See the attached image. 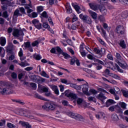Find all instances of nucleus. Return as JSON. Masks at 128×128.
<instances>
[{"label": "nucleus", "mask_w": 128, "mask_h": 128, "mask_svg": "<svg viewBox=\"0 0 128 128\" xmlns=\"http://www.w3.org/2000/svg\"><path fill=\"white\" fill-rule=\"evenodd\" d=\"M80 18L83 20L84 22H86V24H92V18H90V16L82 14H81L79 16Z\"/></svg>", "instance_id": "obj_5"}, {"label": "nucleus", "mask_w": 128, "mask_h": 128, "mask_svg": "<svg viewBox=\"0 0 128 128\" xmlns=\"http://www.w3.org/2000/svg\"><path fill=\"white\" fill-rule=\"evenodd\" d=\"M20 10L22 14H26V10H24V8L21 7L20 8Z\"/></svg>", "instance_id": "obj_56"}, {"label": "nucleus", "mask_w": 128, "mask_h": 128, "mask_svg": "<svg viewBox=\"0 0 128 128\" xmlns=\"http://www.w3.org/2000/svg\"><path fill=\"white\" fill-rule=\"evenodd\" d=\"M58 3V0H49V4L51 6L52 4H57Z\"/></svg>", "instance_id": "obj_53"}, {"label": "nucleus", "mask_w": 128, "mask_h": 128, "mask_svg": "<svg viewBox=\"0 0 128 128\" xmlns=\"http://www.w3.org/2000/svg\"><path fill=\"white\" fill-rule=\"evenodd\" d=\"M118 64L122 68H124V70H126L128 68V64H126V62L122 64L120 62H118Z\"/></svg>", "instance_id": "obj_24"}, {"label": "nucleus", "mask_w": 128, "mask_h": 128, "mask_svg": "<svg viewBox=\"0 0 128 128\" xmlns=\"http://www.w3.org/2000/svg\"><path fill=\"white\" fill-rule=\"evenodd\" d=\"M24 46L26 48H30V42H26L24 43Z\"/></svg>", "instance_id": "obj_51"}, {"label": "nucleus", "mask_w": 128, "mask_h": 128, "mask_svg": "<svg viewBox=\"0 0 128 128\" xmlns=\"http://www.w3.org/2000/svg\"><path fill=\"white\" fill-rule=\"evenodd\" d=\"M0 2L2 4H6V6H12V4L9 0H0Z\"/></svg>", "instance_id": "obj_16"}, {"label": "nucleus", "mask_w": 128, "mask_h": 128, "mask_svg": "<svg viewBox=\"0 0 128 128\" xmlns=\"http://www.w3.org/2000/svg\"><path fill=\"white\" fill-rule=\"evenodd\" d=\"M42 16L43 18H48V14H46V12L44 11V12L42 14Z\"/></svg>", "instance_id": "obj_57"}, {"label": "nucleus", "mask_w": 128, "mask_h": 128, "mask_svg": "<svg viewBox=\"0 0 128 128\" xmlns=\"http://www.w3.org/2000/svg\"><path fill=\"white\" fill-rule=\"evenodd\" d=\"M88 99L90 100V102H96V98L90 96L88 98Z\"/></svg>", "instance_id": "obj_40"}, {"label": "nucleus", "mask_w": 128, "mask_h": 128, "mask_svg": "<svg viewBox=\"0 0 128 128\" xmlns=\"http://www.w3.org/2000/svg\"><path fill=\"white\" fill-rule=\"evenodd\" d=\"M56 52H58V53H59L60 54H64V51H62V48H60L57 46L56 48Z\"/></svg>", "instance_id": "obj_39"}, {"label": "nucleus", "mask_w": 128, "mask_h": 128, "mask_svg": "<svg viewBox=\"0 0 128 128\" xmlns=\"http://www.w3.org/2000/svg\"><path fill=\"white\" fill-rule=\"evenodd\" d=\"M42 108L45 110H54L56 108V104L52 102H46L42 106Z\"/></svg>", "instance_id": "obj_4"}, {"label": "nucleus", "mask_w": 128, "mask_h": 128, "mask_svg": "<svg viewBox=\"0 0 128 128\" xmlns=\"http://www.w3.org/2000/svg\"><path fill=\"white\" fill-rule=\"evenodd\" d=\"M72 4L73 8H74V10H76V12H78V14H80V8L77 4L76 2H73Z\"/></svg>", "instance_id": "obj_15"}, {"label": "nucleus", "mask_w": 128, "mask_h": 128, "mask_svg": "<svg viewBox=\"0 0 128 128\" xmlns=\"http://www.w3.org/2000/svg\"><path fill=\"white\" fill-rule=\"evenodd\" d=\"M50 88H52V90H54V92L55 90L58 88V86L56 85H50Z\"/></svg>", "instance_id": "obj_52"}, {"label": "nucleus", "mask_w": 128, "mask_h": 128, "mask_svg": "<svg viewBox=\"0 0 128 128\" xmlns=\"http://www.w3.org/2000/svg\"><path fill=\"white\" fill-rule=\"evenodd\" d=\"M112 120L114 122H118L119 118H118V116L116 114H112Z\"/></svg>", "instance_id": "obj_26"}, {"label": "nucleus", "mask_w": 128, "mask_h": 128, "mask_svg": "<svg viewBox=\"0 0 128 128\" xmlns=\"http://www.w3.org/2000/svg\"><path fill=\"white\" fill-rule=\"evenodd\" d=\"M99 20H100V22L104 23V22H106V18H104V16H99Z\"/></svg>", "instance_id": "obj_44"}, {"label": "nucleus", "mask_w": 128, "mask_h": 128, "mask_svg": "<svg viewBox=\"0 0 128 128\" xmlns=\"http://www.w3.org/2000/svg\"><path fill=\"white\" fill-rule=\"evenodd\" d=\"M88 12L93 20H96L98 18V14L96 12L92 10H88Z\"/></svg>", "instance_id": "obj_14"}, {"label": "nucleus", "mask_w": 128, "mask_h": 128, "mask_svg": "<svg viewBox=\"0 0 128 128\" xmlns=\"http://www.w3.org/2000/svg\"><path fill=\"white\" fill-rule=\"evenodd\" d=\"M128 12H122L121 15V16L123 18H128Z\"/></svg>", "instance_id": "obj_45"}, {"label": "nucleus", "mask_w": 128, "mask_h": 128, "mask_svg": "<svg viewBox=\"0 0 128 128\" xmlns=\"http://www.w3.org/2000/svg\"><path fill=\"white\" fill-rule=\"evenodd\" d=\"M90 92L93 94H98V92L94 89H90Z\"/></svg>", "instance_id": "obj_62"}, {"label": "nucleus", "mask_w": 128, "mask_h": 128, "mask_svg": "<svg viewBox=\"0 0 128 128\" xmlns=\"http://www.w3.org/2000/svg\"><path fill=\"white\" fill-rule=\"evenodd\" d=\"M20 82L22 83V84H24V86H28V82H26V80H20Z\"/></svg>", "instance_id": "obj_60"}, {"label": "nucleus", "mask_w": 128, "mask_h": 128, "mask_svg": "<svg viewBox=\"0 0 128 128\" xmlns=\"http://www.w3.org/2000/svg\"><path fill=\"white\" fill-rule=\"evenodd\" d=\"M97 40H98L100 44H102L103 46H104V44H106L104 42V40H102V38H100L97 37Z\"/></svg>", "instance_id": "obj_47"}, {"label": "nucleus", "mask_w": 128, "mask_h": 128, "mask_svg": "<svg viewBox=\"0 0 128 128\" xmlns=\"http://www.w3.org/2000/svg\"><path fill=\"white\" fill-rule=\"evenodd\" d=\"M13 50L14 44L12 43H10L6 48V52H8V54H14V52H12Z\"/></svg>", "instance_id": "obj_13"}, {"label": "nucleus", "mask_w": 128, "mask_h": 128, "mask_svg": "<svg viewBox=\"0 0 128 128\" xmlns=\"http://www.w3.org/2000/svg\"><path fill=\"white\" fill-rule=\"evenodd\" d=\"M62 54L64 56V58H66V60H68V58H72L70 57V56L66 52H63Z\"/></svg>", "instance_id": "obj_37"}, {"label": "nucleus", "mask_w": 128, "mask_h": 128, "mask_svg": "<svg viewBox=\"0 0 128 128\" xmlns=\"http://www.w3.org/2000/svg\"><path fill=\"white\" fill-rule=\"evenodd\" d=\"M62 104L63 106H68V102L66 100H62Z\"/></svg>", "instance_id": "obj_55"}, {"label": "nucleus", "mask_w": 128, "mask_h": 128, "mask_svg": "<svg viewBox=\"0 0 128 128\" xmlns=\"http://www.w3.org/2000/svg\"><path fill=\"white\" fill-rule=\"evenodd\" d=\"M7 126L9 128H16V126L14 124H12V123H8L7 124Z\"/></svg>", "instance_id": "obj_50"}, {"label": "nucleus", "mask_w": 128, "mask_h": 128, "mask_svg": "<svg viewBox=\"0 0 128 128\" xmlns=\"http://www.w3.org/2000/svg\"><path fill=\"white\" fill-rule=\"evenodd\" d=\"M6 40L4 37L0 38V44L2 46H4L6 44Z\"/></svg>", "instance_id": "obj_22"}, {"label": "nucleus", "mask_w": 128, "mask_h": 128, "mask_svg": "<svg viewBox=\"0 0 128 128\" xmlns=\"http://www.w3.org/2000/svg\"><path fill=\"white\" fill-rule=\"evenodd\" d=\"M105 72L107 76H112V78H115L116 80H120V76H118V75L110 73V70L106 69L105 70Z\"/></svg>", "instance_id": "obj_6"}, {"label": "nucleus", "mask_w": 128, "mask_h": 128, "mask_svg": "<svg viewBox=\"0 0 128 128\" xmlns=\"http://www.w3.org/2000/svg\"><path fill=\"white\" fill-rule=\"evenodd\" d=\"M19 124H21L22 126H25L26 128H32V126L28 122L20 121Z\"/></svg>", "instance_id": "obj_19"}, {"label": "nucleus", "mask_w": 128, "mask_h": 128, "mask_svg": "<svg viewBox=\"0 0 128 128\" xmlns=\"http://www.w3.org/2000/svg\"><path fill=\"white\" fill-rule=\"evenodd\" d=\"M122 92L123 94V95L125 96V98H128V91L123 90H122Z\"/></svg>", "instance_id": "obj_43"}, {"label": "nucleus", "mask_w": 128, "mask_h": 128, "mask_svg": "<svg viewBox=\"0 0 128 128\" xmlns=\"http://www.w3.org/2000/svg\"><path fill=\"white\" fill-rule=\"evenodd\" d=\"M67 114L68 116H70V118H74V120H81L82 122L84 120V118L80 114L74 113L72 112H68L67 113Z\"/></svg>", "instance_id": "obj_3"}, {"label": "nucleus", "mask_w": 128, "mask_h": 128, "mask_svg": "<svg viewBox=\"0 0 128 128\" xmlns=\"http://www.w3.org/2000/svg\"><path fill=\"white\" fill-rule=\"evenodd\" d=\"M34 96H35V98H38L39 100H45L46 102L48 101L47 99H46V98H44V97L40 96L38 94H35Z\"/></svg>", "instance_id": "obj_29"}, {"label": "nucleus", "mask_w": 128, "mask_h": 128, "mask_svg": "<svg viewBox=\"0 0 128 128\" xmlns=\"http://www.w3.org/2000/svg\"><path fill=\"white\" fill-rule=\"evenodd\" d=\"M28 118H30L31 120H37L39 122H44V120H42L41 119L38 118H34V116H28Z\"/></svg>", "instance_id": "obj_25"}, {"label": "nucleus", "mask_w": 128, "mask_h": 128, "mask_svg": "<svg viewBox=\"0 0 128 128\" xmlns=\"http://www.w3.org/2000/svg\"><path fill=\"white\" fill-rule=\"evenodd\" d=\"M12 84L10 83H6L5 85V88H1V94H12L14 93V91H10V90L12 88Z\"/></svg>", "instance_id": "obj_1"}, {"label": "nucleus", "mask_w": 128, "mask_h": 128, "mask_svg": "<svg viewBox=\"0 0 128 128\" xmlns=\"http://www.w3.org/2000/svg\"><path fill=\"white\" fill-rule=\"evenodd\" d=\"M115 66L117 68L118 72H120L121 74H124V70L120 68V66H118V64H115Z\"/></svg>", "instance_id": "obj_42"}, {"label": "nucleus", "mask_w": 128, "mask_h": 128, "mask_svg": "<svg viewBox=\"0 0 128 128\" xmlns=\"http://www.w3.org/2000/svg\"><path fill=\"white\" fill-rule=\"evenodd\" d=\"M44 10V8H42V6H40L37 7V12H42Z\"/></svg>", "instance_id": "obj_58"}, {"label": "nucleus", "mask_w": 128, "mask_h": 128, "mask_svg": "<svg viewBox=\"0 0 128 128\" xmlns=\"http://www.w3.org/2000/svg\"><path fill=\"white\" fill-rule=\"evenodd\" d=\"M26 10H27V14H30V12H32V10L30 8V7L28 6H25Z\"/></svg>", "instance_id": "obj_41"}, {"label": "nucleus", "mask_w": 128, "mask_h": 128, "mask_svg": "<svg viewBox=\"0 0 128 128\" xmlns=\"http://www.w3.org/2000/svg\"><path fill=\"white\" fill-rule=\"evenodd\" d=\"M32 24H33L36 28L38 30H40L42 28V24L40 23V21L36 19H34L32 20Z\"/></svg>", "instance_id": "obj_9"}, {"label": "nucleus", "mask_w": 128, "mask_h": 128, "mask_svg": "<svg viewBox=\"0 0 128 128\" xmlns=\"http://www.w3.org/2000/svg\"><path fill=\"white\" fill-rule=\"evenodd\" d=\"M82 91L84 94L88 96V86L86 84L82 85Z\"/></svg>", "instance_id": "obj_17"}, {"label": "nucleus", "mask_w": 128, "mask_h": 128, "mask_svg": "<svg viewBox=\"0 0 128 128\" xmlns=\"http://www.w3.org/2000/svg\"><path fill=\"white\" fill-rule=\"evenodd\" d=\"M116 58H118V60H122V56H120V54L119 53H116Z\"/></svg>", "instance_id": "obj_59"}, {"label": "nucleus", "mask_w": 128, "mask_h": 128, "mask_svg": "<svg viewBox=\"0 0 128 128\" xmlns=\"http://www.w3.org/2000/svg\"><path fill=\"white\" fill-rule=\"evenodd\" d=\"M41 76H44V78H50V76H48V74L44 70L42 71Z\"/></svg>", "instance_id": "obj_35"}, {"label": "nucleus", "mask_w": 128, "mask_h": 128, "mask_svg": "<svg viewBox=\"0 0 128 128\" xmlns=\"http://www.w3.org/2000/svg\"><path fill=\"white\" fill-rule=\"evenodd\" d=\"M38 44H39L38 41L36 40L32 44V46H38Z\"/></svg>", "instance_id": "obj_61"}, {"label": "nucleus", "mask_w": 128, "mask_h": 128, "mask_svg": "<svg viewBox=\"0 0 128 128\" xmlns=\"http://www.w3.org/2000/svg\"><path fill=\"white\" fill-rule=\"evenodd\" d=\"M105 52H106V49H104V48H101L100 50V54L99 55V56H97V58H102V56L104 54Z\"/></svg>", "instance_id": "obj_27"}, {"label": "nucleus", "mask_w": 128, "mask_h": 128, "mask_svg": "<svg viewBox=\"0 0 128 128\" xmlns=\"http://www.w3.org/2000/svg\"><path fill=\"white\" fill-rule=\"evenodd\" d=\"M33 56H34V58L36 60H42V56H40V54H34Z\"/></svg>", "instance_id": "obj_31"}, {"label": "nucleus", "mask_w": 128, "mask_h": 128, "mask_svg": "<svg viewBox=\"0 0 128 128\" xmlns=\"http://www.w3.org/2000/svg\"><path fill=\"white\" fill-rule=\"evenodd\" d=\"M89 6H90V8L92 10H94L96 12V10H100V8L101 6L98 4H96L94 2H90L88 4Z\"/></svg>", "instance_id": "obj_7"}, {"label": "nucleus", "mask_w": 128, "mask_h": 128, "mask_svg": "<svg viewBox=\"0 0 128 128\" xmlns=\"http://www.w3.org/2000/svg\"><path fill=\"white\" fill-rule=\"evenodd\" d=\"M117 34H124V26H119L116 28Z\"/></svg>", "instance_id": "obj_11"}, {"label": "nucleus", "mask_w": 128, "mask_h": 128, "mask_svg": "<svg viewBox=\"0 0 128 128\" xmlns=\"http://www.w3.org/2000/svg\"><path fill=\"white\" fill-rule=\"evenodd\" d=\"M98 97L100 98H103V100H106V97L104 96V94L102 93H100L98 95Z\"/></svg>", "instance_id": "obj_63"}, {"label": "nucleus", "mask_w": 128, "mask_h": 128, "mask_svg": "<svg viewBox=\"0 0 128 128\" xmlns=\"http://www.w3.org/2000/svg\"><path fill=\"white\" fill-rule=\"evenodd\" d=\"M2 18H8V11H4L2 14Z\"/></svg>", "instance_id": "obj_36"}, {"label": "nucleus", "mask_w": 128, "mask_h": 128, "mask_svg": "<svg viewBox=\"0 0 128 128\" xmlns=\"http://www.w3.org/2000/svg\"><path fill=\"white\" fill-rule=\"evenodd\" d=\"M119 44L122 48H126V43H124V40H120Z\"/></svg>", "instance_id": "obj_30"}, {"label": "nucleus", "mask_w": 128, "mask_h": 128, "mask_svg": "<svg viewBox=\"0 0 128 128\" xmlns=\"http://www.w3.org/2000/svg\"><path fill=\"white\" fill-rule=\"evenodd\" d=\"M99 10L103 16H106L108 10H106V7H101L100 6Z\"/></svg>", "instance_id": "obj_21"}, {"label": "nucleus", "mask_w": 128, "mask_h": 128, "mask_svg": "<svg viewBox=\"0 0 128 128\" xmlns=\"http://www.w3.org/2000/svg\"><path fill=\"white\" fill-rule=\"evenodd\" d=\"M28 16L33 18H36L38 16V14L36 12H33L31 14H28Z\"/></svg>", "instance_id": "obj_32"}, {"label": "nucleus", "mask_w": 128, "mask_h": 128, "mask_svg": "<svg viewBox=\"0 0 128 128\" xmlns=\"http://www.w3.org/2000/svg\"><path fill=\"white\" fill-rule=\"evenodd\" d=\"M122 83L123 84H124V86L128 87V80H123Z\"/></svg>", "instance_id": "obj_64"}, {"label": "nucleus", "mask_w": 128, "mask_h": 128, "mask_svg": "<svg viewBox=\"0 0 128 128\" xmlns=\"http://www.w3.org/2000/svg\"><path fill=\"white\" fill-rule=\"evenodd\" d=\"M43 28H50V26H48V22H44L42 24Z\"/></svg>", "instance_id": "obj_49"}, {"label": "nucleus", "mask_w": 128, "mask_h": 128, "mask_svg": "<svg viewBox=\"0 0 128 128\" xmlns=\"http://www.w3.org/2000/svg\"><path fill=\"white\" fill-rule=\"evenodd\" d=\"M38 90H40L44 92H48V88L42 85H38Z\"/></svg>", "instance_id": "obj_20"}, {"label": "nucleus", "mask_w": 128, "mask_h": 128, "mask_svg": "<svg viewBox=\"0 0 128 128\" xmlns=\"http://www.w3.org/2000/svg\"><path fill=\"white\" fill-rule=\"evenodd\" d=\"M94 52L98 54V56H100V50L98 48H94Z\"/></svg>", "instance_id": "obj_38"}, {"label": "nucleus", "mask_w": 128, "mask_h": 128, "mask_svg": "<svg viewBox=\"0 0 128 128\" xmlns=\"http://www.w3.org/2000/svg\"><path fill=\"white\" fill-rule=\"evenodd\" d=\"M95 62H98L100 64H102V66H104V63L102 61L98 59L95 60Z\"/></svg>", "instance_id": "obj_54"}, {"label": "nucleus", "mask_w": 128, "mask_h": 128, "mask_svg": "<svg viewBox=\"0 0 128 128\" xmlns=\"http://www.w3.org/2000/svg\"><path fill=\"white\" fill-rule=\"evenodd\" d=\"M11 76L12 78H14V80L16 78H18V74H16V73L13 72L11 74Z\"/></svg>", "instance_id": "obj_46"}, {"label": "nucleus", "mask_w": 128, "mask_h": 128, "mask_svg": "<svg viewBox=\"0 0 128 128\" xmlns=\"http://www.w3.org/2000/svg\"><path fill=\"white\" fill-rule=\"evenodd\" d=\"M30 86L33 88V90H36V83L31 82Z\"/></svg>", "instance_id": "obj_48"}, {"label": "nucleus", "mask_w": 128, "mask_h": 128, "mask_svg": "<svg viewBox=\"0 0 128 128\" xmlns=\"http://www.w3.org/2000/svg\"><path fill=\"white\" fill-rule=\"evenodd\" d=\"M87 58H88L89 60H94V62H96V58H95L94 57V56H92V55L90 54H88Z\"/></svg>", "instance_id": "obj_34"}, {"label": "nucleus", "mask_w": 128, "mask_h": 128, "mask_svg": "<svg viewBox=\"0 0 128 128\" xmlns=\"http://www.w3.org/2000/svg\"><path fill=\"white\" fill-rule=\"evenodd\" d=\"M64 94L66 96H67V98H70L73 100H76V94H74V93L70 92V90H66L64 92Z\"/></svg>", "instance_id": "obj_8"}, {"label": "nucleus", "mask_w": 128, "mask_h": 128, "mask_svg": "<svg viewBox=\"0 0 128 128\" xmlns=\"http://www.w3.org/2000/svg\"><path fill=\"white\" fill-rule=\"evenodd\" d=\"M66 8L67 14H72V7L70 6V4L68 3Z\"/></svg>", "instance_id": "obj_23"}, {"label": "nucleus", "mask_w": 128, "mask_h": 128, "mask_svg": "<svg viewBox=\"0 0 128 128\" xmlns=\"http://www.w3.org/2000/svg\"><path fill=\"white\" fill-rule=\"evenodd\" d=\"M18 16H22V15L20 14V10L16 9L14 13V15H13V17H12L13 22H16V20H17Z\"/></svg>", "instance_id": "obj_12"}, {"label": "nucleus", "mask_w": 128, "mask_h": 128, "mask_svg": "<svg viewBox=\"0 0 128 128\" xmlns=\"http://www.w3.org/2000/svg\"><path fill=\"white\" fill-rule=\"evenodd\" d=\"M12 35L14 36H15V38H18V39L20 40V42L24 40V36H24V34L22 30H20L18 29L14 30Z\"/></svg>", "instance_id": "obj_2"}, {"label": "nucleus", "mask_w": 128, "mask_h": 128, "mask_svg": "<svg viewBox=\"0 0 128 128\" xmlns=\"http://www.w3.org/2000/svg\"><path fill=\"white\" fill-rule=\"evenodd\" d=\"M76 64V66H80V60H78V58L74 56L73 58H71V60H70V64H71V66H74V64Z\"/></svg>", "instance_id": "obj_10"}, {"label": "nucleus", "mask_w": 128, "mask_h": 128, "mask_svg": "<svg viewBox=\"0 0 128 128\" xmlns=\"http://www.w3.org/2000/svg\"><path fill=\"white\" fill-rule=\"evenodd\" d=\"M119 104L120 106L122 108H124V110L126 109V103L124 102H120Z\"/></svg>", "instance_id": "obj_33"}, {"label": "nucleus", "mask_w": 128, "mask_h": 128, "mask_svg": "<svg viewBox=\"0 0 128 128\" xmlns=\"http://www.w3.org/2000/svg\"><path fill=\"white\" fill-rule=\"evenodd\" d=\"M96 117L98 120H100V118H106V114L104 113L98 112L97 114H96Z\"/></svg>", "instance_id": "obj_18"}, {"label": "nucleus", "mask_w": 128, "mask_h": 128, "mask_svg": "<svg viewBox=\"0 0 128 128\" xmlns=\"http://www.w3.org/2000/svg\"><path fill=\"white\" fill-rule=\"evenodd\" d=\"M114 104V100H108L106 101V106H107V108H108V106H110L111 104Z\"/></svg>", "instance_id": "obj_28"}]
</instances>
